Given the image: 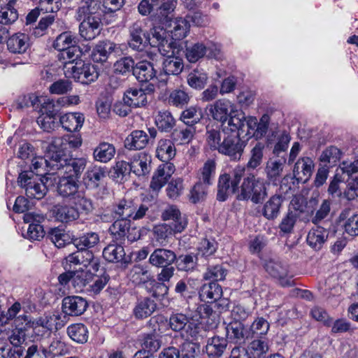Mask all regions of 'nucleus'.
Segmentation results:
<instances>
[{
  "label": "nucleus",
  "mask_w": 358,
  "mask_h": 358,
  "mask_svg": "<svg viewBox=\"0 0 358 358\" xmlns=\"http://www.w3.org/2000/svg\"><path fill=\"white\" fill-rule=\"evenodd\" d=\"M75 43L74 35L71 31H64L57 36L54 41L53 47L58 51L62 52Z\"/></svg>",
  "instance_id": "56"
},
{
  "label": "nucleus",
  "mask_w": 358,
  "mask_h": 358,
  "mask_svg": "<svg viewBox=\"0 0 358 358\" xmlns=\"http://www.w3.org/2000/svg\"><path fill=\"white\" fill-rule=\"evenodd\" d=\"M124 45L117 44L111 41H99L94 48L91 57L94 62H106L111 54L120 56L123 54Z\"/></svg>",
  "instance_id": "7"
},
{
  "label": "nucleus",
  "mask_w": 358,
  "mask_h": 358,
  "mask_svg": "<svg viewBox=\"0 0 358 358\" xmlns=\"http://www.w3.org/2000/svg\"><path fill=\"white\" fill-rule=\"evenodd\" d=\"M60 155H55L53 162H50L51 169L62 170L64 177H73L76 180L78 179L83 171H84L87 161L85 158H69L59 157Z\"/></svg>",
  "instance_id": "5"
},
{
  "label": "nucleus",
  "mask_w": 358,
  "mask_h": 358,
  "mask_svg": "<svg viewBox=\"0 0 358 358\" xmlns=\"http://www.w3.org/2000/svg\"><path fill=\"white\" fill-rule=\"evenodd\" d=\"M176 260V255L171 250L157 248L149 257L150 264L155 267L171 266Z\"/></svg>",
  "instance_id": "18"
},
{
  "label": "nucleus",
  "mask_w": 358,
  "mask_h": 358,
  "mask_svg": "<svg viewBox=\"0 0 358 358\" xmlns=\"http://www.w3.org/2000/svg\"><path fill=\"white\" fill-rule=\"evenodd\" d=\"M227 336L231 342L242 343L250 338L248 328L242 321L233 320L226 327Z\"/></svg>",
  "instance_id": "17"
},
{
  "label": "nucleus",
  "mask_w": 358,
  "mask_h": 358,
  "mask_svg": "<svg viewBox=\"0 0 358 358\" xmlns=\"http://www.w3.org/2000/svg\"><path fill=\"white\" fill-rule=\"evenodd\" d=\"M78 210H82L86 213L90 212L92 208V201L85 197L83 191H79L70 201Z\"/></svg>",
  "instance_id": "64"
},
{
  "label": "nucleus",
  "mask_w": 358,
  "mask_h": 358,
  "mask_svg": "<svg viewBox=\"0 0 358 358\" xmlns=\"http://www.w3.org/2000/svg\"><path fill=\"white\" fill-rule=\"evenodd\" d=\"M125 256L124 248L117 244H110L103 251V258L109 262H122Z\"/></svg>",
  "instance_id": "42"
},
{
  "label": "nucleus",
  "mask_w": 358,
  "mask_h": 358,
  "mask_svg": "<svg viewBox=\"0 0 358 358\" xmlns=\"http://www.w3.org/2000/svg\"><path fill=\"white\" fill-rule=\"evenodd\" d=\"M13 1H10L8 3L0 9V24L10 25L13 24L18 19V13L13 6Z\"/></svg>",
  "instance_id": "49"
},
{
  "label": "nucleus",
  "mask_w": 358,
  "mask_h": 358,
  "mask_svg": "<svg viewBox=\"0 0 358 358\" xmlns=\"http://www.w3.org/2000/svg\"><path fill=\"white\" fill-rule=\"evenodd\" d=\"M127 276L129 280L136 285L145 284L151 280L149 271L145 266L140 264L134 265L129 270Z\"/></svg>",
  "instance_id": "36"
},
{
  "label": "nucleus",
  "mask_w": 358,
  "mask_h": 358,
  "mask_svg": "<svg viewBox=\"0 0 358 358\" xmlns=\"http://www.w3.org/2000/svg\"><path fill=\"white\" fill-rule=\"evenodd\" d=\"M67 135L62 137H54L48 146L46 157L50 159V162H53L55 155H60L62 157H66L65 152H69Z\"/></svg>",
  "instance_id": "31"
},
{
  "label": "nucleus",
  "mask_w": 358,
  "mask_h": 358,
  "mask_svg": "<svg viewBox=\"0 0 358 358\" xmlns=\"http://www.w3.org/2000/svg\"><path fill=\"white\" fill-rule=\"evenodd\" d=\"M245 172V168L238 165L233 169L231 174L223 173L220 176L217 194L218 201H224L230 194L238 192L240 189L238 185L244 177Z\"/></svg>",
  "instance_id": "4"
},
{
  "label": "nucleus",
  "mask_w": 358,
  "mask_h": 358,
  "mask_svg": "<svg viewBox=\"0 0 358 358\" xmlns=\"http://www.w3.org/2000/svg\"><path fill=\"white\" fill-rule=\"evenodd\" d=\"M80 266H83L87 270L90 268L94 272L99 270V263L98 259L95 258L94 254L88 250H78L77 251Z\"/></svg>",
  "instance_id": "39"
},
{
  "label": "nucleus",
  "mask_w": 358,
  "mask_h": 358,
  "mask_svg": "<svg viewBox=\"0 0 358 358\" xmlns=\"http://www.w3.org/2000/svg\"><path fill=\"white\" fill-rule=\"evenodd\" d=\"M78 180L75 178L62 176L57 185L58 194L69 201L79 192Z\"/></svg>",
  "instance_id": "20"
},
{
  "label": "nucleus",
  "mask_w": 358,
  "mask_h": 358,
  "mask_svg": "<svg viewBox=\"0 0 358 358\" xmlns=\"http://www.w3.org/2000/svg\"><path fill=\"white\" fill-rule=\"evenodd\" d=\"M327 238L328 232L324 228L315 227L309 231L306 242L310 248L319 250L322 248Z\"/></svg>",
  "instance_id": "27"
},
{
  "label": "nucleus",
  "mask_w": 358,
  "mask_h": 358,
  "mask_svg": "<svg viewBox=\"0 0 358 358\" xmlns=\"http://www.w3.org/2000/svg\"><path fill=\"white\" fill-rule=\"evenodd\" d=\"M228 341L224 337L214 336L209 338L206 346V352L208 358H220L225 352Z\"/></svg>",
  "instance_id": "21"
},
{
  "label": "nucleus",
  "mask_w": 358,
  "mask_h": 358,
  "mask_svg": "<svg viewBox=\"0 0 358 358\" xmlns=\"http://www.w3.org/2000/svg\"><path fill=\"white\" fill-rule=\"evenodd\" d=\"M130 229L129 220L117 218L110 227L109 231L116 238H121L126 236Z\"/></svg>",
  "instance_id": "55"
},
{
  "label": "nucleus",
  "mask_w": 358,
  "mask_h": 358,
  "mask_svg": "<svg viewBox=\"0 0 358 358\" xmlns=\"http://www.w3.org/2000/svg\"><path fill=\"white\" fill-rule=\"evenodd\" d=\"M116 150L115 146L107 142H101L94 150V159L101 163H107L115 156Z\"/></svg>",
  "instance_id": "34"
},
{
  "label": "nucleus",
  "mask_w": 358,
  "mask_h": 358,
  "mask_svg": "<svg viewBox=\"0 0 358 358\" xmlns=\"http://www.w3.org/2000/svg\"><path fill=\"white\" fill-rule=\"evenodd\" d=\"M52 212L56 220L64 223L73 222L79 217L78 210L67 205L55 206Z\"/></svg>",
  "instance_id": "26"
},
{
  "label": "nucleus",
  "mask_w": 358,
  "mask_h": 358,
  "mask_svg": "<svg viewBox=\"0 0 358 358\" xmlns=\"http://www.w3.org/2000/svg\"><path fill=\"white\" fill-rule=\"evenodd\" d=\"M341 151L335 146H329L322 151L320 161L323 166L332 167L336 164L341 157Z\"/></svg>",
  "instance_id": "41"
},
{
  "label": "nucleus",
  "mask_w": 358,
  "mask_h": 358,
  "mask_svg": "<svg viewBox=\"0 0 358 358\" xmlns=\"http://www.w3.org/2000/svg\"><path fill=\"white\" fill-rule=\"evenodd\" d=\"M87 307L86 299L79 296H69L62 300V311L69 316L81 315Z\"/></svg>",
  "instance_id": "11"
},
{
  "label": "nucleus",
  "mask_w": 358,
  "mask_h": 358,
  "mask_svg": "<svg viewBox=\"0 0 358 358\" xmlns=\"http://www.w3.org/2000/svg\"><path fill=\"white\" fill-rule=\"evenodd\" d=\"M207 51V48L201 43H196L186 48V57L189 62L194 63L203 57Z\"/></svg>",
  "instance_id": "59"
},
{
  "label": "nucleus",
  "mask_w": 358,
  "mask_h": 358,
  "mask_svg": "<svg viewBox=\"0 0 358 358\" xmlns=\"http://www.w3.org/2000/svg\"><path fill=\"white\" fill-rule=\"evenodd\" d=\"M48 237L59 248L64 247L71 242L70 236L64 229L55 227L48 232Z\"/></svg>",
  "instance_id": "50"
},
{
  "label": "nucleus",
  "mask_w": 358,
  "mask_h": 358,
  "mask_svg": "<svg viewBox=\"0 0 358 358\" xmlns=\"http://www.w3.org/2000/svg\"><path fill=\"white\" fill-rule=\"evenodd\" d=\"M215 315L209 305L201 304L196 310L195 314L186 315L182 313L172 314L169 318L170 328L174 331H185L186 337H194L198 334V324L200 319L208 318Z\"/></svg>",
  "instance_id": "2"
},
{
  "label": "nucleus",
  "mask_w": 358,
  "mask_h": 358,
  "mask_svg": "<svg viewBox=\"0 0 358 358\" xmlns=\"http://www.w3.org/2000/svg\"><path fill=\"white\" fill-rule=\"evenodd\" d=\"M106 176L104 168L94 166L87 171L85 173V180L88 186L91 187H97L101 180Z\"/></svg>",
  "instance_id": "44"
},
{
  "label": "nucleus",
  "mask_w": 358,
  "mask_h": 358,
  "mask_svg": "<svg viewBox=\"0 0 358 358\" xmlns=\"http://www.w3.org/2000/svg\"><path fill=\"white\" fill-rule=\"evenodd\" d=\"M268 350L269 347L266 341L255 339L250 343L248 350L250 355H252L254 358H261L266 355Z\"/></svg>",
  "instance_id": "58"
},
{
  "label": "nucleus",
  "mask_w": 358,
  "mask_h": 358,
  "mask_svg": "<svg viewBox=\"0 0 358 358\" xmlns=\"http://www.w3.org/2000/svg\"><path fill=\"white\" fill-rule=\"evenodd\" d=\"M128 45L134 50L142 51L150 42V36L142 21H136L129 27Z\"/></svg>",
  "instance_id": "8"
},
{
  "label": "nucleus",
  "mask_w": 358,
  "mask_h": 358,
  "mask_svg": "<svg viewBox=\"0 0 358 358\" xmlns=\"http://www.w3.org/2000/svg\"><path fill=\"white\" fill-rule=\"evenodd\" d=\"M69 336L75 342L85 343L88 339V329L81 323L71 324L67 328Z\"/></svg>",
  "instance_id": "40"
},
{
  "label": "nucleus",
  "mask_w": 358,
  "mask_h": 358,
  "mask_svg": "<svg viewBox=\"0 0 358 358\" xmlns=\"http://www.w3.org/2000/svg\"><path fill=\"white\" fill-rule=\"evenodd\" d=\"M66 71H71V76L77 81L88 85L94 82L99 77V72L96 66L91 64L76 62L71 67L66 66Z\"/></svg>",
  "instance_id": "9"
},
{
  "label": "nucleus",
  "mask_w": 358,
  "mask_h": 358,
  "mask_svg": "<svg viewBox=\"0 0 358 358\" xmlns=\"http://www.w3.org/2000/svg\"><path fill=\"white\" fill-rule=\"evenodd\" d=\"M283 166V163L280 160L268 162L265 169L267 178L270 181L277 180L282 172Z\"/></svg>",
  "instance_id": "63"
},
{
  "label": "nucleus",
  "mask_w": 358,
  "mask_h": 358,
  "mask_svg": "<svg viewBox=\"0 0 358 358\" xmlns=\"http://www.w3.org/2000/svg\"><path fill=\"white\" fill-rule=\"evenodd\" d=\"M141 346L143 348L141 350L147 351L152 355L162 346L160 335L155 331L144 334L142 336Z\"/></svg>",
  "instance_id": "37"
},
{
  "label": "nucleus",
  "mask_w": 358,
  "mask_h": 358,
  "mask_svg": "<svg viewBox=\"0 0 358 358\" xmlns=\"http://www.w3.org/2000/svg\"><path fill=\"white\" fill-rule=\"evenodd\" d=\"M85 117L80 113H69L62 115L60 123L62 127L70 132L78 131L83 124Z\"/></svg>",
  "instance_id": "33"
},
{
  "label": "nucleus",
  "mask_w": 358,
  "mask_h": 358,
  "mask_svg": "<svg viewBox=\"0 0 358 358\" xmlns=\"http://www.w3.org/2000/svg\"><path fill=\"white\" fill-rule=\"evenodd\" d=\"M164 221L172 220L171 227L176 232H182L187 225V220L182 216L180 209L175 205L168 206L162 213Z\"/></svg>",
  "instance_id": "16"
},
{
  "label": "nucleus",
  "mask_w": 358,
  "mask_h": 358,
  "mask_svg": "<svg viewBox=\"0 0 358 358\" xmlns=\"http://www.w3.org/2000/svg\"><path fill=\"white\" fill-rule=\"evenodd\" d=\"M222 296V289L220 285L215 282L204 284L199 292V297L203 301L213 303Z\"/></svg>",
  "instance_id": "32"
},
{
  "label": "nucleus",
  "mask_w": 358,
  "mask_h": 358,
  "mask_svg": "<svg viewBox=\"0 0 358 358\" xmlns=\"http://www.w3.org/2000/svg\"><path fill=\"white\" fill-rule=\"evenodd\" d=\"M101 25L99 15L84 17L79 26L80 36L85 40L94 39L100 33Z\"/></svg>",
  "instance_id": "15"
},
{
  "label": "nucleus",
  "mask_w": 358,
  "mask_h": 358,
  "mask_svg": "<svg viewBox=\"0 0 358 358\" xmlns=\"http://www.w3.org/2000/svg\"><path fill=\"white\" fill-rule=\"evenodd\" d=\"M100 2L99 0H88L86 1L85 5L83 6L78 9V14L80 20L83 17H87L89 15H99L101 17Z\"/></svg>",
  "instance_id": "61"
},
{
  "label": "nucleus",
  "mask_w": 358,
  "mask_h": 358,
  "mask_svg": "<svg viewBox=\"0 0 358 358\" xmlns=\"http://www.w3.org/2000/svg\"><path fill=\"white\" fill-rule=\"evenodd\" d=\"M172 39L179 41L187 36L189 29V21L184 18H177L171 23Z\"/></svg>",
  "instance_id": "45"
},
{
  "label": "nucleus",
  "mask_w": 358,
  "mask_h": 358,
  "mask_svg": "<svg viewBox=\"0 0 358 358\" xmlns=\"http://www.w3.org/2000/svg\"><path fill=\"white\" fill-rule=\"evenodd\" d=\"M236 106L228 99H219L210 105V113L212 117L222 124L226 123L229 116L234 112Z\"/></svg>",
  "instance_id": "14"
},
{
  "label": "nucleus",
  "mask_w": 358,
  "mask_h": 358,
  "mask_svg": "<svg viewBox=\"0 0 358 358\" xmlns=\"http://www.w3.org/2000/svg\"><path fill=\"white\" fill-rule=\"evenodd\" d=\"M133 75L139 82H148L155 78L156 71L151 62L143 60L136 64Z\"/></svg>",
  "instance_id": "28"
},
{
  "label": "nucleus",
  "mask_w": 358,
  "mask_h": 358,
  "mask_svg": "<svg viewBox=\"0 0 358 358\" xmlns=\"http://www.w3.org/2000/svg\"><path fill=\"white\" fill-rule=\"evenodd\" d=\"M29 37L27 34L18 32L7 40L8 50L14 54H23L29 48Z\"/></svg>",
  "instance_id": "19"
},
{
  "label": "nucleus",
  "mask_w": 358,
  "mask_h": 358,
  "mask_svg": "<svg viewBox=\"0 0 358 358\" xmlns=\"http://www.w3.org/2000/svg\"><path fill=\"white\" fill-rule=\"evenodd\" d=\"M151 156L145 152L134 155L131 161V171L136 176H145L150 171Z\"/></svg>",
  "instance_id": "24"
},
{
  "label": "nucleus",
  "mask_w": 358,
  "mask_h": 358,
  "mask_svg": "<svg viewBox=\"0 0 358 358\" xmlns=\"http://www.w3.org/2000/svg\"><path fill=\"white\" fill-rule=\"evenodd\" d=\"M176 155L174 144L169 139H161L157 143L156 156L162 162H167Z\"/></svg>",
  "instance_id": "35"
},
{
  "label": "nucleus",
  "mask_w": 358,
  "mask_h": 358,
  "mask_svg": "<svg viewBox=\"0 0 358 358\" xmlns=\"http://www.w3.org/2000/svg\"><path fill=\"white\" fill-rule=\"evenodd\" d=\"M99 242V235L95 232L87 233L73 240V244L78 250H87V248H93Z\"/></svg>",
  "instance_id": "51"
},
{
  "label": "nucleus",
  "mask_w": 358,
  "mask_h": 358,
  "mask_svg": "<svg viewBox=\"0 0 358 358\" xmlns=\"http://www.w3.org/2000/svg\"><path fill=\"white\" fill-rule=\"evenodd\" d=\"M183 62L178 57L172 56L164 59L163 62V70L164 75L163 78H167L169 75H178L183 69Z\"/></svg>",
  "instance_id": "43"
},
{
  "label": "nucleus",
  "mask_w": 358,
  "mask_h": 358,
  "mask_svg": "<svg viewBox=\"0 0 358 358\" xmlns=\"http://www.w3.org/2000/svg\"><path fill=\"white\" fill-rule=\"evenodd\" d=\"M208 77L203 70L194 69L187 76L188 85L196 90L203 89L207 83Z\"/></svg>",
  "instance_id": "46"
},
{
  "label": "nucleus",
  "mask_w": 358,
  "mask_h": 358,
  "mask_svg": "<svg viewBox=\"0 0 358 358\" xmlns=\"http://www.w3.org/2000/svg\"><path fill=\"white\" fill-rule=\"evenodd\" d=\"M266 272L276 278L282 287H291L294 285L292 277L288 274L287 267L281 262L268 260L264 264Z\"/></svg>",
  "instance_id": "10"
},
{
  "label": "nucleus",
  "mask_w": 358,
  "mask_h": 358,
  "mask_svg": "<svg viewBox=\"0 0 358 358\" xmlns=\"http://www.w3.org/2000/svg\"><path fill=\"white\" fill-rule=\"evenodd\" d=\"M217 163L215 160L209 159L205 162L200 169V180L206 185H210L215 178Z\"/></svg>",
  "instance_id": "47"
},
{
  "label": "nucleus",
  "mask_w": 358,
  "mask_h": 358,
  "mask_svg": "<svg viewBox=\"0 0 358 358\" xmlns=\"http://www.w3.org/2000/svg\"><path fill=\"white\" fill-rule=\"evenodd\" d=\"M268 196L266 182L264 178L250 173L243 178L238 192V200H250L255 204L261 203Z\"/></svg>",
  "instance_id": "3"
},
{
  "label": "nucleus",
  "mask_w": 358,
  "mask_h": 358,
  "mask_svg": "<svg viewBox=\"0 0 358 358\" xmlns=\"http://www.w3.org/2000/svg\"><path fill=\"white\" fill-rule=\"evenodd\" d=\"M148 210L149 208L145 204L138 206L131 199H122L113 206L112 213L117 218H131L137 220L142 219Z\"/></svg>",
  "instance_id": "6"
},
{
  "label": "nucleus",
  "mask_w": 358,
  "mask_h": 358,
  "mask_svg": "<svg viewBox=\"0 0 358 358\" xmlns=\"http://www.w3.org/2000/svg\"><path fill=\"white\" fill-rule=\"evenodd\" d=\"M282 205V197L280 195L272 196L264 205L262 214L268 220H273L278 217Z\"/></svg>",
  "instance_id": "38"
},
{
  "label": "nucleus",
  "mask_w": 358,
  "mask_h": 358,
  "mask_svg": "<svg viewBox=\"0 0 358 358\" xmlns=\"http://www.w3.org/2000/svg\"><path fill=\"white\" fill-rule=\"evenodd\" d=\"M202 117V112L201 109L196 107H189L185 110L181 115L180 120L187 126H194L198 123Z\"/></svg>",
  "instance_id": "60"
},
{
  "label": "nucleus",
  "mask_w": 358,
  "mask_h": 358,
  "mask_svg": "<svg viewBox=\"0 0 358 358\" xmlns=\"http://www.w3.org/2000/svg\"><path fill=\"white\" fill-rule=\"evenodd\" d=\"M24 222L29 223L27 229V236L30 239L39 240L44 236L45 232L40 224L45 220L43 215L35 213H27L23 216Z\"/></svg>",
  "instance_id": "12"
},
{
  "label": "nucleus",
  "mask_w": 358,
  "mask_h": 358,
  "mask_svg": "<svg viewBox=\"0 0 358 358\" xmlns=\"http://www.w3.org/2000/svg\"><path fill=\"white\" fill-rule=\"evenodd\" d=\"M64 325L63 321L61 320V315L57 313H45L31 322V327L35 331L39 327H42L45 331L57 330Z\"/></svg>",
  "instance_id": "13"
},
{
  "label": "nucleus",
  "mask_w": 358,
  "mask_h": 358,
  "mask_svg": "<svg viewBox=\"0 0 358 358\" xmlns=\"http://www.w3.org/2000/svg\"><path fill=\"white\" fill-rule=\"evenodd\" d=\"M196 133L195 127L187 126L185 128L176 129L173 132V140L180 144H188L192 141Z\"/></svg>",
  "instance_id": "57"
},
{
  "label": "nucleus",
  "mask_w": 358,
  "mask_h": 358,
  "mask_svg": "<svg viewBox=\"0 0 358 358\" xmlns=\"http://www.w3.org/2000/svg\"><path fill=\"white\" fill-rule=\"evenodd\" d=\"M314 168L313 161L310 157L298 159L294 165L293 174L298 181H307L312 175Z\"/></svg>",
  "instance_id": "23"
},
{
  "label": "nucleus",
  "mask_w": 358,
  "mask_h": 358,
  "mask_svg": "<svg viewBox=\"0 0 358 358\" xmlns=\"http://www.w3.org/2000/svg\"><path fill=\"white\" fill-rule=\"evenodd\" d=\"M246 120L245 114L238 111L236 107L234 110V112L229 116L227 124L224 123L222 124V129L223 131H226L228 129V132L232 134H239L240 130H243Z\"/></svg>",
  "instance_id": "25"
},
{
  "label": "nucleus",
  "mask_w": 358,
  "mask_h": 358,
  "mask_svg": "<svg viewBox=\"0 0 358 358\" xmlns=\"http://www.w3.org/2000/svg\"><path fill=\"white\" fill-rule=\"evenodd\" d=\"M269 329V323L263 317L257 318L248 328L250 338L265 335Z\"/></svg>",
  "instance_id": "62"
},
{
  "label": "nucleus",
  "mask_w": 358,
  "mask_h": 358,
  "mask_svg": "<svg viewBox=\"0 0 358 358\" xmlns=\"http://www.w3.org/2000/svg\"><path fill=\"white\" fill-rule=\"evenodd\" d=\"M157 308V303L153 299L144 297L138 299L133 309V314L138 320L150 317Z\"/></svg>",
  "instance_id": "22"
},
{
  "label": "nucleus",
  "mask_w": 358,
  "mask_h": 358,
  "mask_svg": "<svg viewBox=\"0 0 358 358\" xmlns=\"http://www.w3.org/2000/svg\"><path fill=\"white\" fill-rule=\"evenodd\" d=\"M155 124L159 129L170 131L175 125V120L168 110L159 111L155 117Z\"/></svg>",
  "instance_id": "52"
},
{
  "label": "nucleus",
  "mask_w": 358,
  "mask_h": 358,
  "mask_svg": "<svg viewBox=\"0 0 358 358\" xmlns=\"http://www.w3.org/2000/svg\"><path fill=\"white\" fill-rule=\"evenodd\" d=\"M92 271L90 268L84 270L80 268L77 271H73L72 284L77 290H82L92 278Z\"/></svg>",
  "instance_id": "48"
},
{
  "label": "nucleus",
  "mask_w": 358,
  "mask_h": 358,
  "mask_svg": "<svg viewBox=\"0 0 358 358\" xmlns=\"http://www.w3.org/2000/svg\"><path fill=\"white\" fill-rule=\"evenodd\" d=\"M176 232L173 227L166 223L159 224L153 227L155 238L161 244L165 243Z\"/></svg>",
  "instance_id": "53"
},
{
  "label": "nucleus",
  "mask_w": 358,
  "mask_h": 358,
  "mask_svg": "<svg viewBox=\"0 0 358 358\" xmlns=\"http://www.w3.org/2000/svg\"><path fill=\"white\" fill-rule=\"evenodd\" d=\"M206 141L210 148L228 156L231 160L241 159L245 143L240 138V134H232L222 130L208 129Z\"/></svg>",
  "instance_id": "1"
},
{
  "label": "nucleus",
  "mask_w": 358,
  "mask_h": 358,
  "mask_svg": "<svg viewBox=\"0 0 358 358\" xmlns=\"http://www.w3.org/2000/svg\"><path fill=\"white\" fill-rule=\"evenodd\" d=\"M149 142L148 134L142 130L132 131L125 139L124 146L129 150H141Z\"/></svg>",
  "instance_id": "29"
},
{
  "label": "nucleus",
  "mask_w": 358,
  "mask_h": 358,
  "mask_svg": "<svg viewBox=\"0 0 358 358\" xmlns=\"http://www.w3.org/2000/svg\"><path fill=\"white\" fill-rule=\"evenodd\" d=\"M123 101L133 108L142 107L148 103L145 92L142 89L130 88L124 94Z\"/></svg>",
  "instance_id": "30"
},
{
  "label": "nucleus",
  "mask_w": 358,
  "mask_h": 358,
  "mask_svg": "<svg viewBox=\"0 0 358 358\" xmlns=\"http://www.w3.org/2000/svg\"><path fill=\"white\" fill-rule=\"evenodd\" d=\"M29 186L25 189L26 195L29 198L41 199L47 192L46 186L42 181H33L29 182Z\"/></svg>",
  "instance_id": "54"
}]
</instances>
